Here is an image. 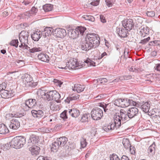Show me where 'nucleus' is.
<instances>
[{
  "mask_svg": "<svg viewBox=\"0 0 160 160\" xmlns=\"http://www.w3.org/2000/svg\"><path fill=\"white\" fill-rule=\"evenodd\" d=\"M80 141L81 147L82 148H84L86 146L88 143L86 142V139L84 138H82Z\"/></svg>",
  "mask_w": 160,
  "mask_h": 160,
  "instance_id": "obj_42",
  "label": "nucleus"
},
{
  "mask_svg": "<svg viewBox=\"0 0 160 160\" xmlns=\"http://www.w3.org/2000/svg\"><path fill=\"white\" fill-rule=\"evenodd\" d=\"M130 119H131L137 116L138 113V110L136 108H130L127 111Z\"/></svg>",
  "mask_w": 160,
  "mask_h": 160,
  "instance_id": "obj_18",
  "label": "nucleus"
},
{
  "mask_svg": "<svg viewBox=\"0 0 160 160\" xmlns=\"http://www.w3.org/2000/svg\"><path fill=\"white\" fill-rule=\"evenodd\" d=\"M84 62L87 64V66H95V63L89 58H88L84 61Z\"/></svg>",
  "mask_w": 160,
  "mask_h": 160,
  "instance_id": "obj_44",
  "label": "nucleus"
},
{
  "mask_svg": "<svg viewBox=\"0 0 160 160\" xmlns=\"http://www.w3.org/2000/svg\"><path fill=\"white\" fill-rule=\"evenodd\" d=\"M76 29L77 31H78L79 33V34L80 33L81 35H82L85 31L86 30V28L84 27L79 26L76 28Z\"/></svg>",
  "mask_w": 160,
  "mask_h": 160,
  "instance_id": "obj_40",
  "label": "nucleus"
},
{
  "mask_svg": "<svg viewBox=\"0 0 160 160\" xmlns=\"http://www.w3.org/2000/svg\"><path fill=\"white\" fill-rule=\"evenodd\" d=\"M53 29L51 27H47L45 28L42 34V36L45 38L47 36L50 35L52 32H53Z\"/></svg>",
  "mask_w": 160,
  "mask_h": 160,
  "instance_id": "obj_28",
  "label": "nucleus"
},
{
  "mask_svg": "<svg viewBox=\"0 0 160 160\" xmlns=\"http://www.w3.org/2000/svg\"><path fill=\"white\" fill-rule=\"evenodd\" d=\"M28 32L26 31H21L19 35V40L21 43L24 44H28Z\"/></svg>",
  "mask_w": 160,
  "mask_h": 160,
  "instance_id": "obj_10",
  "label": "nucleus"
},
{
  "mask_svg": "<svg viewBox=\"0 0 160 160\" xmlns=\"http://www.w3.org/2000/svg\"><path fill=\"white\" fill-rule=\"evenodd\" d=\"M139 107L143 112L147 113L149 111L150 108V104L148 102H143L142 104H140Z\"/></svg>",
  "mask_w": 160,
  "mask_h": 160,
  "instance_id": "obj_23",
  "label": "nucleus"
},
{
  "mask_svg": "<svg viewBox=\"0 0 160 160\" xmlns=\"http://www.w3.org/2000/svg\"><path fill=\"white\" fill-rule=\"evenodd\" d=\"M41 34H42L41 32L38 30L32 34L31 37L33 40L35 41H37L41 38L42 36V35H41Z\"/></svg>",
  "mask_w": 160,
  "mask_h": 160,
  "instance_id": "obj_24",
  "label": "nucleus"
},
{
  "mask_svg": "<svg viewBox=\"0 0 160 160\" xmlns=\"http://www.w3.org/2000/svg\"><path fill=\"white\" fill-rule=\"evenodd\" d=\"M129 51L128 49H125L124 52V56L125 58H127L129 54Z\"/></svg>",
  "mask_w": 160,
  "mask_h": 160,
  "instance_id": "obj_61",
  "label": "nucleus"
},
{
  "mask_svg": "<svg viewBox=\"0 0 160 160\" xmlns=\"http://www.w3.org/2000/svg\"><path fill=\"white\" fill-rule=\"evenodd\" d=\"M127 111L121 110L120 113L116 114L114 115V119L115 121V123L117 124V127L121 126V122H123L125 121H128L130 119Z\"/></svg>",
  "mask_w": 160,
  "mask_h": 160,
  "instance_id": "obj_2",
  "label": "nucleus"
},
{
  "mask_svg": "<svg viewBox=\"0 0 160 160\" xmlns=\"http://www.w3.org/2000/svg\"><path fill=\"white\" fill-rule=\"evenodd\" d=\"M50 107L51 109L53 110H57L58 108V106L56 105V102L54 101L50 102Z\"/></svg>",
  "mask_w": 160,
  "mask_h": 160,
  "instance_id": "obj_37",
  "label": "nucleus"
},
{
  "mask_svg": "<svg viewBox=\"0 0 160 160\" xmlns=\"http://www.w3.org/2000/svg\"><path fill=\"white\" fill-rule=\"evenodd\" d=\"M66 66L65 67L64 66L61 67H59V68L67 69H68L69 70L70 69H77V60L76 59H71L69 62L67 63L64 62Z\"/></svg>",
  "mask_w": 160,
  "mask_h": 160,
  "instance_id": "obj_6",
  "label": "nucleus"
},
{
  "mask_svg": "<svg viewBox=\"0 0 160 160\" xmlns=\"http://www.w3.org/2000/svg\"><path fill=\"white\" fill-rule=\"evenodd\" d=\"M123 26L129 31L134 27V23L133 20L132 19H126L122 22Z\"/></svg>",
  "mask_w": 160,
  "mask_h": 160,
  "instance_id": "obj_9",
  "label": "nucleus"
},
{
  "mask_svg": "<svg viewBox=\"0 0 160 160\" xmlns=\"http://www.w3.org/2000/svg\"><path fill=\"white\" fill-rule=\"evenodd\" d=\"M154 68L155 70L160 72V63L157 64Z\"/></svg>",
  "mask_w": 160,
  "mask_h": 160,
  "instance_id": "obj_62",
  "label": "nucleus"
},
{
  "mask_svg": "<svg viewBox=\"0 0 160 160\" xmlns=\"http://www.w3.org/2000/svg\"><path fill=\"white\" fill-rule=\"evenodd\" d=\"M37 160H49V159L47 157H44L43 156H40L37 158Z\"/></svg>",
  "mask_w": 160,
  "mask_h": 160,
  "instance_id": "obj_59",
  "label": "nucleus"
},
{
  "mask_svg": "<svg viewBox=\"0 0 160 160\" xmlns=\"http://www.w3.org/2000/svg\"><path fill=\"white\" fill-rule=\"evenodd\" d=\"M21 109L20 107L18 106H14L11 107V112L9 115L11 117H21L23 116L24 113H19V111Z\"/></svg>",
  "mask_w": 160,
  "mask_h": 160,
  "instance_id": "obj_7",
  "label": "nucleus"
},
{
  "mask_svg": "<svg viewBox=\"0 0 160 160\" xmlns=\"http://www.w3.org/2000/svg\"><path fill=\"white\" fill-rule=\"evenodd\" d=\"M100 39L98 35L89 33L85 37V39L81 42V48L83 50L88 51L92 48H95L100 45Z\"/></svg>",
  "mask_w": 160,
  "mask_h": 160,
  "instance_id": "obj_1",
  "label": "nucleus"
},
{
  "mask_svg": "<svg viewBox=\"0 0 160 160\" xmlns=\"http://www.w3.org/2000/svg\"><path fill=\"white\" fill-rule=\"evenodd\" d=\"M99 4V1H93L92 2H91L90 4L94 6H97Z\"/></svg>",
  "mask_w": 160,
  "mask_h": 160,
  "instance_id": "obj_60",
  "label": "nucleus"
},
{
  "mask_svg": "<svg viewBox=\"0 0 160 160\" xmlns=\"http://www.w3.org/2000/svg\"><path fill=\"white\" fill-rule=\"evenodd\" d=\"M13 92H14L13 90H2L0 91V94L2 98H8L13 97L14 95Z\"/></svg>",
  "mask_w": 160,
  "mask_h": 160,
  "instance_id": "obj_12",
  "label": "nucleus"
},
{
  "mask_svg": "<svg viewBox=\"0 0 160 160\" xmlns=\"http://www.w3.org/2000/svg\"><path fill=\"white\" fill-rule=\"evenodd\" d=\"M82 18L85 20H87L92 22H94L95 20L94 18L91 15H83Z\"/></svg>",
  "mask_w": 160,
  "mask_h": 160,
  "instance_id": "obj_41",
  "label": "nucleus"
},
{
  "mask_svg": "<svg viewBox=\"0 0 160 160\" xmlns=\"http://www.w3.org/2000/svg\"><path fill=\"white\" fill-rule=\"evenodd\" d=\"M129 31L126 28L125 29L122 28H116V32L121 38H125L128 36V34Z\"/></svg>",
  "mask_w": 160,
  "mask_h": 160,
  "instance_id": "obj_15",
  "label": "nucleus"
},
{
  "mask_svg": "<svg viewBox=\"0 0 160 160\" xmlns=\"http://www.w3.org/2000/svg\"><path fill=\"white\" fill-rule=\"evenodd\" d=\"M42 8L45 12H49L53 9V5L51 4H46L43 6Z\"/></svg>",
  "mask_w": 160,
  "mask_h": 160,
  "instance_id": "obj_35",
  "label": "nucleus"
},
{
  "mask_svg": "<svg viewBox=\"0 0 160 160\" xmlns=\"http://www.w3.org/2000/svg\"><path fill=\"white\" fill-rule=\"evenodd\" d=\"M155 142H154L148 148V151L149 153H152L155 150Z\"/></svg>",
  "mask_w": 160,
  "mask_h": 160,
  "instance_id": "obj_51",
  "label": "nucleus"
},
{
  "mask_svg": "<svg viewBox=\"0 0 160 160\" xmlns=\"http://www.w3.org/2000/svg\"><path fill=\"white\" fill-rule=\"evenodd\" d=\"M110 160H121L118 156L116 154L113 153L110 156Z\"/></svg>",
  "mask_w": 160,
  "mask_h": 160,
  "instance_id": "obj_47",
  "label": "nucleus"
},
{
  "mask_svg": "<svg viewBox=\"0 0 160 160\" xmlns=\"http://www.w3.org/2000/svg\"><path fill=\"white\" fill-rule=\"evenodd\" d=\"M129 103H130V105L135 106L138 108L140 107L139 104L133 101L132 100L129 99Z\"/></svg>",
  "mask_w": 160,
  "mask_h": 160,
  "instance_id": "obj_52",
  "label": "nucleus"
},
{
  "mask_svg": "<svg viewBox=\"0 0 160 160\" xmlns=\"http://www.w3.org/2000/svg\"><path fill=\"white\" fill-rule=\"evenodd\" d=\"M18 138V137L14 138L11 142V145L13 148H19L20 146L19 143Z\"/></svg>",
  "mask_w": 160,
  "mask_h": 160,
  "instance_id": "obj_29",
  "label": "nucleus"
},
{
  "mask_svg": "<svg viewBox=\"0 0 160 160\" xmlns=\"http://www.w3.org/2000/svg\"><path fill=\"white\" fill-rule=\"evenodd\" d=\"M57 140H58V142L60 145V147H63L64 148H65L66 150L69 149L68 146H65L68 140L67 138L65 137H61L57 138Z\"/></svg>",
  "mask_w": 160,
  "mask_h": 160,
  "instance_id": "obj_17",
  "label": "nucleus"
},
{
  "mask_svg": "<svg viewBox=\"0 0 160 160\" xmlns=\"http://www.w3.org/2000/svg\"><path fill=\"white\" fill-rule=\"evenodd\" d=\"M79 96L77 94H70L69 96L67 97V98L65 100V102L67 103H69L71 101L73 100H76L79 98Z\"/></svg>",
  "mask_w": 160,
  "mask_h": 160,
  "instance_id": "obj_20",
  "label": "nucleus"
},
{
  "mask_svg": "<svg viewBox=\"0 0 160 160\" xmlns=\"http://www.w3.org/2000/svg\"><path fill=\"white\" fill-rule=\"evenodd\" d=\"M40 148L36 146H33L29 148L31 154L32 155H37L39 153Z\"/></svg>",
  "mask_w": 160,
  "mask_h": 160,
  "instance_id": "obj_27",
  "label": "nucleus"
},
{
  "mask_svg": "<svg viewBox=\"0 0 160 160\" xmlns=\"http://www.w3.org/2000/svg\"><path fill=\"white\" fill-rule=\"evenodd\" d=\"M11 146H12V145H11V142H9L3 145V147H2V148L4 150L6 151L8 150Z\"/></svg>",
  "mask_w": 160,
  "mask_h": 160,
  "instance_id": "obj_50",
  "label": "nucleus"
},
{
  "mask_svg": "<svg viewBox=\"0 0 160 160\" xmlns=\"http://www.w3.org/2000/svg\"><path fill=\"white\" fill-rule=\"evenodd\" d=\"M129 99L128 98L118 99L114 102V104L119 107L125 108L130 106Z\"/></svg>",
  "mask_w": 160,
  "mask_h": 160,
  "instance_id": "obj_8",
  "label": "nucleus"
},
{
  "mask_svg": "<svg viewBox=\"0 0 160 160\" xmlns=\"http://www.w3.org/2000/svg\"><path fill=\"white\" fill-rule=\"evenodd\" d=\"M38 137L34 135H32L30 136L28 140L29 143H32V144H35L38 142Z\"/></svg>",
  "mask_w": 160,
  "mask_h": 160,
  "instance_id": "obj_31",
  "label": "nucleus"
},
{
  "mask_svg": "<svg viewBox=\"0 0 160 160\" xmlns=\"http://www.w3.org/2000/svg\"><path fill=\"white\" fill-rule=\"evenodd\" d=\"M106 2L108 7H110L112 6V4L110 0H106Z\"/></svg>",
  "mask_w": 160,
  "mask_h": 160,
  "instance_id": "obj_63",
  "label": "nucleus"
},
{
  "mask_svg": "<svg viewBox=\"0 0 160 160\" xmlns=\"http://www.w3.org/2000/svg\"><path fill=\"white\" fill-rule=\"evenodd\" d=\"M48 91L44 90H39L37 92L38 95H39L42 98L45 100H47L48 93Z\"/></svg>",
  "mask_w": 160,
  "mask_h": 160,
  "instance_id": "obj_25",
  "label": "nucleus"
},
{
  "mask_svg": "<svg viewBox=\"0 0 160 160\" xmlns=\"http://www.w3.org/2000/svg\"><path fill=\"white\" fill-rule=\"evenodd\" d=\"M9 132L6 126L3 123H0V134H5Z\"/></svg>",
  "mask_w": 160,
  "mask_h": 160,
  "instance_id": "obj_32",
  "label": "nucleus"
},
{
  "mask_svg": "<svg viewBox=\"0 0 160 160\" xmlns=\"http://www.w3.org/2000/svg\"><path fill=\"white\" fill-rule=\"evenodd\" d=\"M20 126V122L18 119L13 118L10 122L9 127L10 128L14 130L18 129Z\"/></svg>",
  "mask_w": 160,
  "mask_h": 160,
  "instance_id": "obj_16",
  "label": "nucleus"
},
{
  "mask_svg": "<svg viewBox=\"0 0 160 160\" xmlns=\"http://www.w3.org/2000/svg\"><path fill=\"white\" fill-rule=\"evenodd\" d=\"M42 49L40 47H34L32 49H29L28 50L29 52L31 53H34L35 52L41 51Z\"/></svg>",
  "mask_w": 160,
  "mask_h": 160,
  "instance_id": "obj_43",
  "label": "nucleus"
},
{
  "mask_svg": "<svg viewBox=\"0 0 160 160\" xmlns=\"http://www.w3.org/2000/svg\"><path fill=\"white\" fill-rule=\"evenodd\" d=\"M103 114L102 110L98 108H93L91 112L92 118L95 120L100 119L103 116Z\"/></svg>",
  "mask_w": 160,
  "mask_h": 160,
  "instance_id": "obj_4",
  "label": "nucleus"
},
{
  "mask_svg": "<svg viewBox=\"0 0 160 160\" xmlns=\"http://www.w3.org/2000/svg\"><path fill=\"white\" fill-rule=\"evenodd\" d=\"M18 39H15L12 40L10 43L11 45L15 46L17 48L18 46Z\"/></svg>",
  "mask_w": 160,
  "mask_h": 160,
  "instance_id": "obj_49",
  "label": "nucleus"
},
{
  "mask_svg": "<svg viewBox=\"0 0 160 160\" xmlns=\"http://www.w3.org/2000/svg\"><path fill=\"white\" fill-rule=\"evenodd\" d=\"M117 124L115 123V121L114 120V123L111 122L106 126L104 127L103 128V130L107 132H110L113 130L115 128L116 129L119 128L120 126L117 127Z\"/></svg>",
  "mask_w": 160,
  "mask_h": 160,
  "instance_id": "obj_14",
  "label": "nucleus"
},
{
  "mask_svg": "<svg viewBox=\"0 0 160 160\" xmlns=\"http://www.w3.org/2000/svg\"><path fill=\"white\" fill-rule=\"evenodd\" d=\"M38 11V10L37 8H35V7H33L31 10H30V11L32 15H33L36 14Z\"/></svg>",
  "mask_w": 160,
  "mask_h": 160,
  "instance_id": "obj_56",
  "label": "nucleus"
},
{
  "mask_svg": "<svg viewBox=\"0 0 160 160\" xmlns=\"http://www.w3.org/2000/svg\"><path fill=\"white\" fill-rule=\"evenodd\" d=\"M90 117L89 114H85L82 115L80 119L81 121L82 122H88L89 118Z\"/></svg>",
  "mask_w": 160,
  "mask_h": 160,
  "instance_id": "obj_36",
  "label": "nucleus"
},
{
  "mask_svg": "<svg viewBox=\"0 0 160 160\" xmlns=\"http://www.w3.org/2000/svg\"><path fill=\"white\" fill-rule=\"evenodd\" d=\"M108 82L107 79L104 78H99L97 79V82L98 83L104 84Z\"/></svg>",
  "mask_w": 160,
  "mask_h": 160,
  "instance_id": "obj_46",
  "label": "nucleus"
},
{
  "mask_svg": "<svg viewBox=\"0 0 160 160\" xmlns=\"http://www.w3.org/2000/svg\"><path fill=\"white\" fill-rule=\"evenodd\" d=\"M37 101L36 100L34 99H30L26 101L25 105L28 108L24 109L25 111H27L29 109H31L36 106Z\"/></svg>",
  "mask_w": 160,
  "mask_h": 160,
  "instance_id": "obj_11",
  "label": "nucleus"
},
{
  "mask_svg": "<svg viewBox=\"0 0 160 160\" xmlns=\"http://www.w3.org/2000/svg\"><path fill=\"white\" fill-rule=\"evenodd\" d=\"M53 34H55L57 37L62 38L66 36V32L64 29L58 28L53 32Z\"/></svg>",
  "mask_w": 160,
  "mask_h": 160,
  "instance_id": "obj_13",
  "label": "nucleus"
},
{
  "mask_svg": "<svg viewBox=\"0 0 160 160\" xmlns=\"http://www.w3.org/2000/svg\"><path fill=\"white\" fill-rule=\"evenodd\" d=\"M149 31V29L148 27L146 26L143 27L140 32L141 36L143 38L145 37L148 34Z\"/></svg>",
  "mask_w": 160,
  "mask_h": 160,
  "instance_id": "obj_33",
  "label": "nucleus"
},
{
  "mask_svg": "<svg viewBox=\"0 0 160 160\" xmlns=\"http://www.w3.org/2000/svg\"><path fill=\"white\" fill-rule=\"evenodd\" d=\"M150 39V37H148L146 38L141 40L140 43L142 44H145L147 43L149 41Z\"/></svg>",
  "mask_w": 160,
  "mask_h": 160,
  "instance_id": "obj_55",
  "label": "nucleus"
},
{
  "mask_svg": "<svg viewBox=\"0 0 160 160\" xmlns=\"http://www.w3.org/2000/svg\"><path fill=\"white\" fill-rule=\"evenodd\" d=\"M31 113L32 116L34 117L38 118L43 117L44 115V112L41 110H38V111L32 110L31 111Z\"/></svg>",
  "mask_w": 160,
  "mask_h": 160,
  "instance_id": "obj_21",
  "label": "nucleus"
},
{
  "mask_svg": "<svg viewBox=\"0 0 160 160\" xmlns=\"http://www.w3.org/2000/svg\"><path fill=\"white\" fill-rule=\"evenodd\" d=\"M85 62H82V63H79L77 61V65H78V66H77V68H78V69L81 68L82 67H84L85 65Z\"/></svg>",
  "mask_w": 160,
  "mask_h": 160,
  "instance_id": "obj_57",
  "label": "nucleus"
},
{
  "mask_svg": "<svg viewBox=\"0 0 160 160\" xmlns=\"http://www.w3.org/2000/svg\"><path fill=\"white\" fill-rule=\"evenodd\" d=\"M7 82H3L0 84V91L2 90H5L7 86Z\"/></svg>",
  "mask_w": 160,
  "mask_h": 160,
  "instance_id": "obj_54",
  "label": "nucleus"
},
{
  "mask_svg": "<svg viewBox=\"0 0 160 160\" xmlns=\"http://www.w3.org/2000/svg\"><path fill=\"white\" fill-rule=\"evenodd\" d=\"M18 137V140L20 148L23 147V145L25 143L26 138L22 136H19Z\"/></svg>",
  "mask_w": 160,
  "mask_h": 160,
  "instance_id": "obj_34",
  "label": "nucleus"
},
{
  "mask_svg": "<svg viewBox=\"0 0 160 160\" xmlns=\"http://www.w3.org/2000/svg\"><path fill=\"white\" fill-rule=\"evenodd\" d=\"M67 112V110H65L60 114V117L63 119L64 120H66L68 119Z\"/></svg>",
  "mask_w": 160,
  "mask_h": 160,
  "instance_id": "obj_45",
  "label": "nucleus"
},
{
  "mask_svg": "<svg viewBox=\"0 0 160 160\" xmlns=\"http://www.w3.org/2000/svg\"><path fill=\"white\" fill-rule=\"evenodd\" d=\"M69 114L72 117L77 118L80 115L79 111L76 108L69 109Z\"/></svg>",
  "mask_w": 160,
  "mask_h": 160,
  "instance_id": "obj_26",
  "label": "nucleus"
},
{
  "mask_svg": "<svg viewBox=\"0 0 160 160\" xmlns=\"http://www.w3.org/2000/svg\"><path fill=\"white\" fill-rule=\"evenodd\" d=\"M121 160H130L126 156L123 155L121 159Z\"/></svg>",
  "mask_w": 160,
  "mask_h": 160,
  "instance_id": "obj_64",
  "label": "nucleus"
},
{
  "mask_svg": "<svg viewBox=\"0 0 160 160\" xmlns=\"http://www.w3.org/2000/svg\"><path fill=\"white\" fill-rule=\"evenodd\" d=\"M149 45L150 46H156L160 45V41L154 40L152 41L149 43Z\"/></svg>",
  "mask_w": 160,
  "mask_h": 160,
  "instance_id": "obj_48",
  "label": "nucleus"
},
{
  "mask_svg": "<svg viewBox=\"0 0 160 160\" xmlns=\"http://www.w3.org/2000/svg\"><path fill=\"white\" fill-rule=\"evenodd\" d=\"M146 14L148 16L152 17L155 16V12L154 11H147Z\"/></svg>",
  "mask_w": 160,
  "mask_h": 160,
  "instance_id": "obj_53",
  "label": "nucleus"
},
{
  "mask_svg": "<svg viewBox=\"0 0 160 160\" xmlns=\"http://www.w3.org/2000/svg\"><path fill=\"white\" fill-rule=\"evenodd\" d=\"M48 95L47 101H49L54 100L56 102L59 103L60 102L59 100L61 96L59 93L56 90L50 91L48 92Z\"/></svg>",
  "mask_w": 160,
  "mask_h": 160,
  "instance_id": "obj_5",
  "label": "nucleus"
},
{
  "mask_svg": "<svg viewBox=\"0 0 160 160\" xmlns=\"http://www.w3.org/2000/svg\"><path fill=\"white\" fill-rule=\"evenodd\" d=\"M85 88V86L78 84H76L74 85V88H72L73 91H76L79 93L83 91Z\"/></svg>",
  "mask_w": 160,
  "mask_h": 160,
  "instance_id": "obj_30",
  "label": "nucleus"
},
{
  "mask_svg": "<svg viewBox=\"0 0 160 160\" xmlns=\"http://www.w3.org/2000/svg\"><path fill=\"white\" fill-rule=\"evenodd\" d=\"M23 83L28 88H34L37 86V82H34L32 78L28 74H25L22 76Z\"/></svg>",
  "mask_w": 160,
  "mask_h": 160,
  "instance_id": "obj_3",
  "label": "nucleus"
},
{
  "mask_svg": "<svg viewBox=\"0 0 160 160\" xmlns=\"http://www.w3.org/2000/svg\"><path fill=\"white\" fill-rule=\"evenodd\" d=\"M38 57L39 60L46 62H48L50 59V58L46 53H41L38 55Z\"/></svg>",
  "mask_w": 160,
  "mask_h": 160,
  "instance_id": "obj_22",
  "label": "nucleus"
},
{
  "mask_svg": "<svg viewBox=\"0 0 160 160\" xmlns=\"http://www.w3.org/2000/svg\"><path fill=\"white\" fill-rule=\"evenodd\" d=\"M122 143L126 149H128L130 147L131 145L128 139L124 138L122 140Z\"/></svg>",
  "mask_w": 160,
  "mask_h": 160,
  "instance_id": "obj_39",
  "label": "nucleus"
},
{
  "mask_svg": "<svg viewBox=\"0 0 160 160\" xmlns=\"http://www.w3.org/2000/svg\"><path fill=\"white\" fill-rule=\"evenodd\" d=\"M60 147V145L58 142V140H56L54 142L52 143L51 149L52 151L54 150H57Z\"/></svg>",
  "mask_w": 160,
  "mask_h": 160,
  "instance_id": "obj_38",
  "label": "nucleus"
},
{
  "mask_svg": "<svg viewBox=\"0 0 160 160\" xmlns=\"http://www.w3.org/2000/svg\"><path fill=\"white\" fill-rule=\"evenodd\" d=\"M68 34L69 37L74 39L78 37L79 33L76 29H70L68 30Z\"/></svg>",
  "mask_w": 160,
  "mask_h": 160,
  "instance_id": "obj_19",
  "label": "nucleus"
},
{
  "mask_svg": "<svg viewBox=\"0 0 160 160\" xmlns=\"http://www.w3.org/2000/svg\"><path fill=\"white\" fill-rule=\"evenodd\" d=\"M154 111L156 112L155 116L160 118V109L154 108Z\"/></svg>",
  "mask_w": 160,
  "mask_h": 160,
  "instance_id": "obj_58",
  "label": "nucleus"
}]
</instances>
